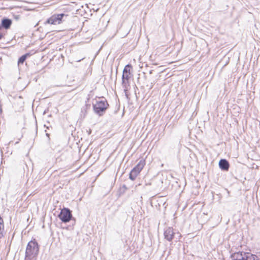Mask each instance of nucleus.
Here are the masks:
<instances>
[{"label": "nucleus", "mask_w": 260, "mask_h": 260, "mask_svg": "<svg viewBox=\"0 0 260 260\" xmlns=\"http://www.w3.org/2000/svg\"><path fill=\"white\" fill-rule=\"evenodd\" d=\"M31 53H26L23 55H22V56H21L18 60V62H17V63H18V65L19 66L20 64H23L24 63V62L25 61V60L26 59V58L31 56Z\"/></svg>", "instance_id": "obj_11"}, {"label": "nucleus", "mask_w": 260, "mask_h": 260, "mask_svg": "<svg viewBox=\"0 0 260 260\" xmlns=\"http://www.w3.org/2000/svg\"><path fill=\"white\" fill-rule=\"evenodd\" d=\"M7 31L0 26V41L5 38Z\"/></svg>", "instance_id": "obj_14"}, {"label": "nucleus", "mask_w": 260, "mask_h": 260, "mask_svg": "<svg viewBox=\"0 0 260 260\" xmlns=\"http://www.w3.org/2000/svg\"><path fill=\"white\" fill-rule=\"evenodd\" d=\"M46 110H45V111H44V113H43V114H45L46 113Z\"/></svg>", "instance_id": "obj_20"}, {"label": "nucleus", "mask_w": 260, "mask_h": 260, "mask_svg": "<svg viewBox=\"0 0 260 260\" xmlns=\"http://www.w3.org/2000/svg\"><path fill=\"white\" fill-rule=\"evenodd\" d=\"M164 235L165 239L171 242L175 237V233L172 227H168L165 230Z\"/></svg>", "instance_id": "obj_6"}, {"label": "nucleus", "mask_w": 260, "mask_h": 260, "mask_svg": "<svg viewBox=\"0 0 260 260\" xmlns=\"http://www.w3.org/2000/svg\"><path fill=\"white\" fill-rule=\"evenodd\" d=\"M45 23L51 24H58L54 15H53L51 17L48 18Z\"/></svg>", "instance_id": "obj_13"}, {"label": "nucleus", "mask_w": 260, "mask_h": 260, "mask_svg": "<svg viewBox=\"0 0 260 260\" xmlns=\"http://www.w3.org/2000/svg\"><path fill=\"white\" fill-rule=\"evenodd\" d=\"M90 107V105L89 104H86L84 106H83L81 109V113H84V114H85L86 110L88 108H89Z\"/></svg>", "instance_id": "obj_15"}, {"label": "nucleus", "mask_w": 260, "mask_h": 260, "mask_svg": "<svg viewBox=\"0 0 260 260\" xmlns=\"http://www.w3.org/2000/svg\"><path fill=\"white\" fill-rule=\"evenodd\" d=\"M232 260H259L257 255L250 252L238 251L231 255Z\"/></svg>", "instance_id": "obj_3"}, {"label": "nucleus", "mask_w": 260, "mask_h": 260, "mask_svg": "<svg viewBox=\"0 0 260 260\" xmlns=\"http://www.w3.org/2000/svg\"><path fill=\"white\" fill-rule=\"evenodd\" d=\"M55 17V19L58 23V24L60 23L64 17H67V15H66L64 13H60L58 14H54Z\"/></svg>", "instance_id": "obj_12"}, {"label": "nucleus", "mask_w": 260, "mask_h": 260, "mask_svg": "<svg viewBox=\"0 0 260 260\" xmlns=\"http://www.w3.org/2000/svg\"><path fill=\"white\" fill-rule=\"evenodd\" d=\"M109 106V104L105 99L96 100L95 103L93 104V109L95 113L101 116L103 115Z\"/></svg>", "instance_id": "obj_2"}, {"label": "nucleus", "mask_w": 260, "mask_h": 260, "mask_svg": "<svg viewBox=\"0 0 260 260\" xmlns=\"http://www.w3.org/2000/svg\"><path fill=\"white\" fill-rule=\"evenodd\" d=\"M132 66L130 64H128L125 66L123 70L122 76V85L123 87H125L129 84V80L132 76V73L131 69Z\"/></svg>", "instance_id": "obj_5"}, {"label": "nucleus", "mask_w": 260, "mask_h": 260, "mask_svg": "<svg viewBox=\"0 0 260 260\" xmlns=\"http://www.w3.org/2000/svg\"><path fill=\"white\" fill-rule=\"evenodd\" d=\"M219 168L223 171H228L230 168V164L226 159H221L219 161Z\"/></svg>", "instance_id": "obj_8"}, {"label": "nucleus", "mask_w": 260, "mask_h": 260, "mask_svg": "<svg viewBox=\"0 0 260 260\" xmlns=\"http://www.w3.org/2000/svg\"><path fill=\"white\" fill-rule=\"evenodd\" d=\"M46 135L47 137H49V134H48V133H46Z\"/></svg>", "instance_id": "obj_18"}, {"label": "nucleus", "mask_w": 260, "mask_h": 260, "mask_svg": "<svg viewBox=\"0 0 260 260\" xmlns=\"http://www.w3.org/2000/svg\"><path fill=\"white\" fill-rule=\"evenodd\" d=\"M58 217L63 223H67L72 220L75 221L73 217L72 211L68 208L63 207L61 209Z\"/></svg>", "instance_id": "obj_4"}, {"label": "nucleus", "mask_w": 260, "mask_h": 260, "mask_svg": "<svg viewBox=\"0 0 260 260\" xmlns=\"http://www.w3.org/2000/svg\"><path fill=\"white\" fill-rule=\"evenodd\" d=\"M2 113V106L0 105V114Z\"/></svg>", "instance_id": "obj_16"}, {"label": "nucleus", "mask_w": 260, "mask_h": 260, "mask_svg": "<svg viewBox=\"0 0 260 260\" xmlns=\"http://www.w3.org/2000/svg\"><path fill=\"white\" fill-rule=\"evenodd\" d=\"M140 173V172L136 170V169H133L129 174V178L131 180H135Z\"/></svg>", "instance_id": "obj_9"}, {"label": "nucleus", "mask_w": 260, "mask_h": 260, "mask_svg": "<svg viewBox=\"0 0 260 260\" xmlns=\"http://www.w3.org/2000/svg\"><path fill=\"white\" fill-rule=\"evenodd\" d=\"M12 24V20L8 17H3L1 20L0 26L6 31L9 29Z\"/></svg>", "instance_id": "obj_7"}, {"label": "nucleus", "mask_w": 260, "mask_h": 260, "mask_svg": "<svg viewBox=\"0 0 260 260\" xmlns=\"http://www.w3.org/2000/svg\"><path fill=\"white\" fill-rule=\"evenodd\" d=\"M146 185H151V183H146Z\"/></svg>", "instance_id": "obj_19"}, {"label": "nucleus", "mask_w": 260, "mask_h": 260, "mask_svg": "<svg viewBox=\"0 0 260 260\" xmlns=\"http://www.w3.org/2000/svg\"><path fill=\"white\" fill-rule=\"evenodd\" d=\"M146 164V161L144 159H142L140 160L138 164L133 168L141 172Z\"/></svg>", "instance_id": "obj_10"}, {"label": "nucleus", "mask_w": 260, "mask_h": 260, "mask_svg": "<svg viewBox=\"0 0 260 260\" xmlns=\"http://www.w3.org/2000/svg\"><path fill=\"white\" fill-rule=\"evenodd\" d=\"M122 187H123V188H125V189H126V187L125 185H123L122 186Z\"/></svg>", "instance_id": "obj_17"}, {"label": "nucleus", "mask_w": 260, "mask_h": 260, "mask_svg": "<svg viewBox=\"0 0 260 260\" xmlns=\"http://www.w3.org/2000/svg\"><path fill=\"white\" fill-rule=\"evenodd\" d=\"M39 245L36 239L30 240L27 244L24 260H32L38 255Z\"/></svg>", "instance_id": "obj_1"}]
</instances>
